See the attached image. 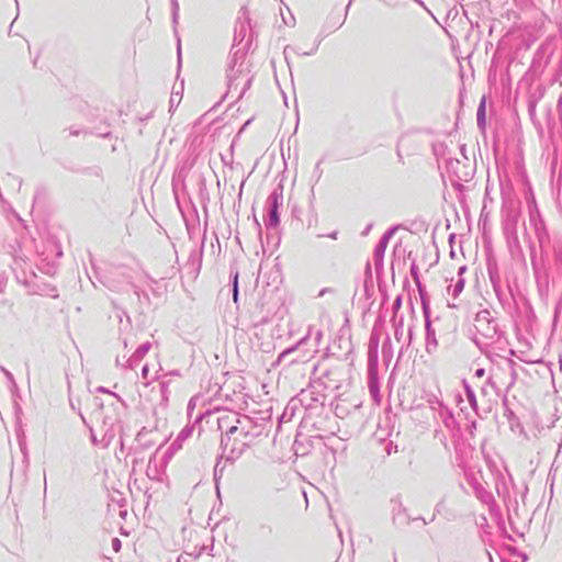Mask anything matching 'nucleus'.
<instances>
[{
  "label": "nucleus",
  "instance_id": "f03ea898",
  "mask_svg": "<svg viewBox=\"0 0 562 562\" xmlns=\"http://www.w3.org/2000/svg\"><path fill=\"white\" fill-rule=\"evenodd\" d=\"M484 115H485V101L482 100L481 104L479 106V110H477V120H479V122L484 120Z\"/></svg>",
  "mask_w": 562,
  "mask_h": 562
},
{
  "label": "nucleus",
  "instance_id": "7ed1b4c3",
  "mask_svg": "<svg viewBox=\"0 0 562 562\" xmlns=\"http://www.w3.org/2000/svg\"><path fill=\"white\" fill-rule=\"evenodd\" d=\"M237 282H238V273L236 272L234 276V286H233V299L235 302L237 301V296H238Z\"/></svg>",
  "mask_w": 562,
  "mask_h": 562
},
{
  "label": "nucleus",
  "instance_id": "423d86ee",
  "mask_svg": "<svg viewBox=\"0 0 562 562\" xmlns=\"http://www.w3.org/2000/svg\"><path fill=\"white\" fill-rule=\"evenodd\" d=\"M457 286L461 289V288H462V283H461V282H459V283L457 284Z\"/></svg>",
  "mask_w": 562,
  "mask_h": 562
},
{
  "label": "nucleus",
  "instance_id": "39448f33",
  "mask_svg": "<svg viewBox=\"0 0 562 562\" xmlns=\"http://www.w3.org/2000/svg\"><path fill=\"white\" fill-rule=\"evenodd\" d=\"M237 430V427L236 426H232L228 430V436L229 435H233L235 431Z\"/></svg>",
  "mask_w": 562,
  "mask_h": 562
},
{
  "label": "nucleus",
  "instance_id": "20e7f679",
  "mask_svg": "<svg viewBox=\"0 0 562 562\" xmlns=\"http://www.w3.org/2000/svg\"><path fill=\"white\" fill-rule=\"evenodd\" d=\"M484 374H485V370H484L483 368L476 369V371H475V375H476L477 378H480V379H481V378H483V376H484Z\"/></svg>",
  "mask_w": 562,
  "mask_h": 562
},
{
  "label": "nucleus",
  "instance_id": "f257e3e1",
  "mask_svg": "<svg viewBox=\"0 0 562 562\" xmlns=\"http://www.w3.org/2000/svg\"><path fill=\"white\" fill-rule=\"evenodd\" d=\"M460 165L461 161L457 160L453 166V171L459 179L468 181L471 178V172L469 170H459Z\"/></svg>",
  "mask_w": 562,
  "mask_h": 562
}]
</instances>
